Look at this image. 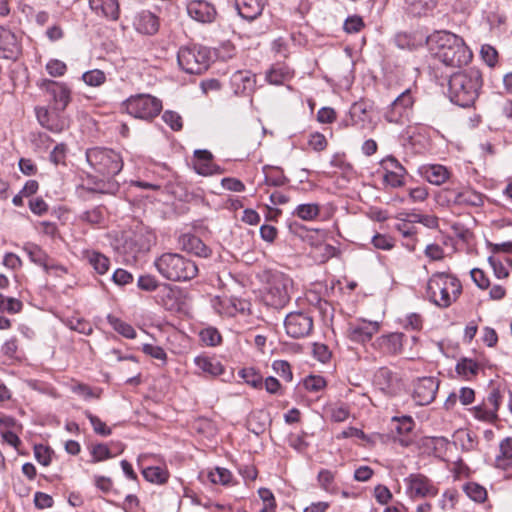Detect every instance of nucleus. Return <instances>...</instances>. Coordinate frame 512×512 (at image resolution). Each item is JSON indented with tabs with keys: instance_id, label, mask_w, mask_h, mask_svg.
Returning <instances> with one entry per match:
<instances>
[{
	"instance_id": "58836bf2",
	"label": "nucleus",
	"mask_w": 512,
	"mask_h": 512,
	"mask_svg": "<svg viewBox=\"0 0 512 512\" xmlns=\"http://www.w3.org/2000/svg\"><path fill=\"white\" fill-rule=\"evenodd\" d=\"M80 220L91 225L101 224L104 221V208L102 206H96L90 210L83 212L80 215Z\"/></svg>"
},
{
	"instance_id": "a211bd4d",
	"label": "nucleus",
	"mask_w": 512,
	"mask_h": 512,
	"mask_svg": "<svg viewBox=\"0 0 512 512\" xmlns=\"http://www.w3.org/2000/svg\"><path fill=\"white\" fill-rule=\"evenodd\" d=\"M448 201L455 205L471 207H479L484 202L483 195L470 188L450 191Z\"/></svg>"
},
{
	"instance_id": "a18cd8bd",
	"label": "nucleus",
	"mask_w": 512,
	"mask_h": 512,
	"mask_svg": "<svg viewBox=\"0 0 512 512\" xmlns=\"http://www.w3.org/2000/svg\"><path fill=\"white\" fill-rule=\"evenodd\" d=\"M232 478L231 472L226 468L217 467L208 473V479L214 484L227 485Z\"/></svg>"
},
{
	"instance_id": "393cba45",
	"label": "nucleus",
	"mask_w": 512,
	"mask_h": 512,
	"mask_svg": "<svg viewBox=\"0 0 512 512\" xmlns=\"http://www.w3.org/2000/svg\"><path fill=\"white\" fill-rule=\"evenodd\" d=\"M420 174L429 183L434 185L443 184L450 176L449 170L440 164L424 165L420 168Z\"/></svg>"
},
{
	"instance_id": "680f3d73",
	"label": "nucleus",
	"mask_w": 512,
	"mask_h": 512,
	"mask_svg": "<svg viewBox=\"0 0 512 512\" xmlns=\"http://www.w3.org/2000/svg\"><path fill=\"white\" fill-rule=\"evenodd\" d=\"M414 421L410 416H403L400 419H397V425L395 430L399 436L408 435L414 428Z\"/></svg>"
},
{
	"instance_id": "a19ab883",
	"label": "nucleus",
	"mask_w": 512,
	"mask_h": 512,
	"mask_svg": "<svg viewBox=\"0 0 512 512\" xmlns=\"http://www.w3.org/2000/svg\"><path fill=\"white\" fill-rule=\"evenodd\" d=\"M92 459V463L101 462L107 459H110L113 457V454L110 450V448L103 443L95 444L91 446L90 450Z\"/></svg>"
},
{
	"instance_id": "de8ad7c7",
	"label": "nucleus",
	"mask_w": 512,
	"mask_h": 512,
	"mask_svg": "<svg viewBox=\"0 0 512 512\" xmlns=\"http://www.w3.org/2000/svg\"><path fill=\"white\" fill-rule=\"evenodd\" d=\"M22 308L23 304L17 298L3 296L2 300L0 301V312L16 314L19 313Z\"/></svg>"
},
{
	"instance_id": "9b49d317",
	"label": "nucleus",
	"mask_w": 512,
	"mask_h": 512,
	"mask_svg": "<svg viewBox=\"0 0 512 512\" xmlns=\"http://www.w3.org/2000/svg\"><path fill=\"white\" fill-rule=\"evenodd\" d=\"M288 336L299 339L310 335L313 329V319L308 313L295 311L289 313L284 320Z\"/></svg>"
},
{
	"instance_id": "7c9ffc66",
	"label": "nucleus",
	"mask_w": 512,
	"mask_h": 512,
	"mask_svg": "<svg viewBox=\"0 0 512 512\" xmlns=\"http://www.w3.org/2000/svg\"><path fill=\"white\" fill-rule=\"evenodd\" d=\"M143 477L154 484H164L169 478V472L166 468L160 466H149L142 470Z\"/></svg>"
},
{
	"instance_id": "774afa93",
	"label": "nucleus",
	"mask_w": 512,
	"mask_h": 512,
	"mask_svg": "<svg viewBox=\"0 0 512 512\" xmlns=\"http://www.w3.org/2000/svg\"><path fill=\"white\" fill-rule=\"evenodd\" d=\"M67 153V146L65 144H58L54 147L52 152L50 153V160L56 164H65Z\"/></svg>"
},
{
	"instance_id": "79ce46f5",
	"label": "nucleus",
	"mask_w": 512,
	"mask_h": 512,
	"mask_svg": "<svg viewBox=\"0 0 512 512\" xmlns=\"http://www.w3.org/2000/svg\"><path fill=\"white\" fill-rule=\"evenodd\" d=\"M464 490L467 496L475 502H483L487 497L486 489L477 483H468Z\"/></svg>"
},
{
	"instance_id": "f3484780",
	"label": "nucleus",
	"mask_w": 512,
	"mask_h": 512,
	"mask_svg": "<svg viewBox=\"0 0 512 512\" xmlns=\"http://www.w3.org/2000/svg\"><path fill=\"white\" fill-rule=\"evenodd\" d=\"M212 160L213 155L208 150H195L193 166L196 173L203 176L221 174V168L214 164Z\"/></svg>"
},
{
	"instance_id": "37998d69",
	"label": "nucleus",
	"mask_w": 512,
	"mask_h": 512,
	"mask_svg": "<svg viewBox=\"0 0 512 512\" xmlns=\"http://www.w3.org/2000/svg\"><path fill=\"white\" fill-rule=\"evenodd\" d=\"M406 172L390 171L389 167L385 170L383 181L392 188H399L405 184L404 176Z\"/></svg>"
},
{
	"instance_id": "3c124183",
	"label": "nucleus",
	"mask_w": 512,
	"mask_h": 512,
	"mask_svg": "<svg viewBox=\"0 0 512 512\" xmlns=\"http://www.w3.org/2000/svg\"><path fill=\"white\" fill-rule=\"evenodd\" d=\"M85 416L89 419L93 430L96 434H99L101 436H109L112 433L111 428L107 427L106 424L101 421V419L95 415H93L91 412L86 411Z\"/></svg>"
},
{
	"instance_id": "f257e3e1",
	"label": "nucleus",
	"mask_w": 512,
	"mask_h": 512,
	"mask_svg": "<svg viewBox=\"0 0 512 512\" xmlns=\"http://www.w3.org/2000/svg\"><path fill=\"white\" fill-rule=\"evenodd\" d=\"M86 161L98 175H88L87 190L100 194H115L119 190V183L114 177L123 168L121 155L113 149L106 147H93L86 150Z\"/></svg>"
},
{
	"instance_id": "20e7f679",
	"label": "nucleus",
	"mask_w": 512,
	"mask_h": 512,
	"mask_svg": "<svg viewBox=\"0 0 512 512\" xmlns=\"http://www.w3.org/2000/svg\"><path fill=\"white\" fill-rule=\"evenodd\" d=\"M159 274L170 281L185 282L198 275L196 263L178 253H164L154 261Z\"/></svg>"
},
{
	"instance_id": "aec40b11",
	"label": "nucleus",
	"mask_w": 512,
	"mask_h": 512,
	"mask_svg": "<svg viewBox=\"0 0 512 512\" xmlns=\"http://www.w3.org/2000/svg\"><path fill=\"white\" fill-rule=\"evenodd\" d=\"M404 337L398 332L382 335L376 339L375 346L384 354L397 355L402 352Z\"/></svg>"
},
{
	"instance_id": "052dcab7",
	"label": "nucleus",
	"mask_w": 512,
	"mask_h": 512,
	"mask_svg": "<svg viewBox=\"0 0 512 512\" xmlns=\"http://www.w3.org/2000/svg\"><path fill=\"white\" fill-rule=\"evenodd\" d=\"M501 400H502V396L500 394L499 389L492 388L483 403L486 406H488L491 410H493L495 413L498 414Z\"/></svg>"
},
{
	"instance_id": "603ef678",
	"label": "nucleus",
	"mask_w": 512,
	"mask_h": 512,
	"mask_svg": "<svg viewBox=\"0 0 512 512\" xmlns=\"http://www.w3.org/2000/svg\"><path fill=\"white\" fill-rule=\"evenodd\" d=\"M289 73L283 67H272L266 74L270 84L281 85L288 78Z\"/></svg>"
},
{
	"instance_id": "5fc2aeb1",
	"label": "nucleus",
	"mask_w": 512,
	"mask_h": 512,
	"mask_svg": "<svg viewBox=\"0 0 512 512\" xmlns=\"http://www.w3.org/2000/svg\"><path fill=\"white\" fill-rule=\"evenodd\" d=\"M480 55L483 61L490 67H493L498 61L497 50L489 44L482 45Z\"/></svg>"
},
{
	"instance_id": "412c9836",
	"label": "nucleus",
	"mask_w": 512,
	"mask_h": 512,
	"mask_svg": "<svg viewBox=\"0 0 512 512\" xmlns=\"http://www.w3.org/2000/svg\"><path fill=\"white\" fill-rule=\"evenodd\" d=\"M266 4L267 0H235L238 14L249 22L262 15Z\"/></svg>"
},
{
	"instance_id": "49530a36",
	"label": "nucleus",
	"mask_w": 512,
	"mask_h": 512,
	"mask_svg": "<svg viewBox=\"0 0 512 512\" xmlns=\"http://www.w3.org/2000/svg\"><path fill=\"white\" fill-rule=\"evenodd\" d=\"M473 412L476 419L484 422L493 423L498 420V414L491 410L484 403L474 407Z\"/></svg>"
},
{
	"instance_id": "c9c22d12",
	"label": "nucleus",
	"mask_w": 512,
	"mask_h": 512,
	"mask_svg": "<svg viewBox=\"0 0 512 512\" xmlns=\"http://www.w3.org/2000/svg\"><path fill=\"white\" fill-rule=\"evenodd\" d=\"M500 454L495 459V465L498 468L506 469V461L512 459V437H506L500 444Z\"/></svg>"
},
{
	"instance_id": "338daca9",
	"label": "nucleus",
	"mask_w": 512,
	"mask_h": 512,
	"mask_svg": "<svg viewBox=\"0 0 512 512\" xmlns=\"http://www.w3.org/2000/svg\"><path fill=\"white\" fill-rule=\"evenodd\" d=\"M372 244L375 248L382 250H390L394 247L393 239L383 234H376L372 238Z\"/></svg>"
},
{
	"instance_id": "473e14b6",
	"label": "nucleus",
	"mask_w": 512,
	"mask_h": 512,
	"mask_svg": "<svg viewBox=\"0 0 512 512\" xmlns=\"http://www.w3.org/2000/svg\"><path fill=\"white\" fill-rule=\"evenodd\" d=\"M108 323L112 326V328L121 334L123 337L128 339H134L136 337L135 329L128 323L124 322L120 318L109 314L107 316Z\"/></svg>"
},
{
	"instance_id": "7ed1b4c3",
	"label": "nucleus",
	"mask_w": 512,
	"mask_h": 512,
	"mask_svg": "<svg viewBox=\"0 0 512 512\" xmlns=\"http://www.w3.org/2000/svg\"><path fill=\"white\" fill-rule=\"evenodd\" d=\"M482 85V74L478 69L457 71L448 79L449 98L460 107H471L479 97Z\"/></svg>"
},
{
	"instance_id": "0eeeda50",
	"label": "nucleus",
	"mask_w": 512,
	"mask_h": 512,
	"mask_svg": "<svg viewBox=\"0 0 512 512\" xmlns=\"http://www.w3.org/2000/svg\"><path fill=\"white\" fill-rule=\"evenodd\" d=\"M180 68L189 74H201L210 66L211 52L201 45L181 47L177 53Z\"/></svg>"
},
{
	"instance_id": "2eb2a0df",
	"label": "nucleus",
	"mask_w": 512,
	"mask_h": 512,
	"mask_svg": "<svg viewBox=\"0 0 512 512\" xmlns=\"http://www.w3.org/2000/svg\"><path fill=\"white\" fill-rule=\"evenodd\" d=\"M42 86L52 97L54 108L63 111L71 100L70 88L65 83L53 80H44Z\"/></svg>"
},
{
	"instance_id": "39448f33",
	"label": "nucleus",
	"mask_w": 512,
	"mask_h": 512,
	"mask_svg": "<svg viewBox=\"0 0 512 512\" xmlns=\"http://www.w3.org/2000/svg\"><path fill=\"white\" fill-rule=\"evenodd\" d=\"M462 286L456 277L446 273L433 274L427 283V295L441 308L449 307L459 297Z\"/></svg>"
},
{
	"instance_id": "8fccbe9b",
	"label": "nucleus",
	"mask_w": 512,
	"mask_h": 512,
	"mask_svg": "<svg viewBox=\"0 0 512 512\" xmlns=\"http://www.w3.org/2000/svg\"><path fill=\"white\" fill-rule=\"evenodd\" d=\"M53 451L42 444L34 446V456L39 464L49 466L52 460Z\"/></svg>"
},
{
	"instance_id": "0e129e2a",
	"label": "nucleus",
	"mask_w": 512,
	"mask_h": 512,
	"mask_svg": "<svg viewBox=\"0 0 512 512\" xmlns=\"http://www.w3.org/2000/svg\"><path fill=\"white\" fill-rule=\"evenodd\" d=\"M327 144L328 142L326 137L320 132L312 133L308 140V145L317 152L325 150Z\"/></svg>"
},
{
	"instance_id": "69168bd1",
	"label": "nucleus",
	"mask_w": 512,
	"mask_h": 512,
	"mask_svg": "<svg viewBox=\"0 0 512 512\" xmlns=\"http://www.w3.org/2000/svg\"><path fill=\"white\" fill-rule=\"evenodd\" d=\"M364 27V22L360 16L354 15L348 17L344 22V30L347 33H357Z\"/></svg>"
},
{
	"instance_id": "4c0bfd02",
	"label": "nucleus",
	"mask_w": 512,
	"mask_h": 512,
	"mask_svg": "<svg viewBox=\"0 0 512 512\" xmlns=\"http://www.w3.org/2000/svg\"><path fill=\"white\" fill-rule=\"evenodd\" d=\"M83 82L91 87H98L105 83L106 75L102 70L93 69L82 74Z\"/></svg>"
},
{
	"instance_id": "4468645a",
	"label": "nucleus",
	"mask_w": 512,
	"mask_h": 512,
	"mask_svg": "<svg viewBox=\"0 0 512 512\" xmlns=\"http://www.w3.org/2000/svg\"><path fill=\"white\" fill-rule=\"evenodd\" d=\"M22 47L17 35L10 29L0 26V56L16 61L21 55Z\"/></svg>"
},
{
	"instance_id": "9d476101",
	"label": "nucleus",
	"mask_w": 512,
	"mask_h": 512,
	"mask_svg": "<svg viewBox=\"0 0 512 512\" xmlns=\"http://www.w3.org/2000/svg\"><path fill=\"white\" fill-rule=\"evenodd\" d=\"M405 493L412 500L433 498L438 494L434 482L422 473H411L404 478Z\"/></svg>"
},
{
	"instance_id": "bf43d9fd",
	"label": "nucleus",
	"mask_w": 512,
	"mask_h": 512,
	"mask_svg": "<svg viewBox=\"0 0 512 512\" xmlns=\"http://www.w3.org/2000/svg\"><path fill=\"white\" fill-rule=\"evenodd\" d=\"M164 122L174 131L182 129L183 123L181 116L174 111H165L162 116Z\"/></svg>"
},
{
	"instance_id": "13d9d810",
	"label": "nucleus",
	"mask_w": 512,
	"mask_h": 512,
	"mask_svg": "<svg viewBox=\"0 0 512 512\" xmlns=\"http://www.w3.org/2000/svg\"><path fill=\"white\" fill-rule=\"evenodd\" d=\"M46 70L49 75L53 77L63 76L67 71V66L63 61L58 59H51L46 64Z\"/></svg>"
},
{
	"instance_id": "6ab92c4d",
	"label": "nucleus",
	"mask_w": 512,
	"mask_h": 512,
	"mask_svg": "<svg viewBox=\"0 0 512 512\" xmlns=\"http://www.w3.org/2000/svg\"><path fill=\"white\" fill-rule=\"evenodd\" d=\"M231 86L237 95H249L255 89L256 79L250 71H236L230 78Z\"/></svg>"
},
{
	"instance_id": "6e6d98bb",
	"label": "nucleus",
	"mask_w": 512,
	"mask_h": 512,
	"mask_svg": "<svg viewBox=\"0 0 512 512\" xmlns=\"http://www.w3.org/2000/svg\"><path fill=\"white\" fill-rule=\"evenodd\" d=\"M318 482L320 486L327 492L335 490L334 474L329 470H321L318 473Z\"/></svg>"
},
{
	"instance_id": "09e8293b",
	"label": "nucleus",
	"mask_w": 512,
	"mask_h": 512,
	"mask_svg": "<svg viewBox=\"0 0 512 512\" xmlns=\"http://www.w3.org/2000/svg\"><path fill=\"white\" fill-rule=\"evenodd\" d=\"M272 368L276 374L283 378L286 382H291L293 379V373L290 364L285 360H275L272 364Z\"/></svg>"
},
{
	"instance_id": "2f4dec72",
	"label": "nucleus",
	"mask_w": 512,
	"mask_h": 512,
	"mask_svg": "<svg viewBox=\"0 0 512 512\" xmlns=\"http://www.w3.org/2000/svg\"><path fill=\"white\" fill-rule=\"evenodd\" d=\"M456 372L467 380L475 377L480 369V365L470 358H462L456 364Z\"/></svg>"
},
{
	"instance_id": "ddd939ff",
	"label": "nucleus",
	"mask_w": 512,
	"mask_h": 512,
	"mask_svg": "<svg viewBox=\"0 0 512 512\" xmlns=\"http://www.w3.org/2000/svg\"><path fill=\"white\" fill-rule=\"evenodd\" d=\"M440 381L436 377H422L414 384L413 399L418 405H428L436 397Z\"/></svg>"
},
{
	"instance_id": "c03bdc74",
	"label": "nucleus",
	"mask_w": 512,
	"mask_h": 512,
	"mask_svg": "<svg viewBox=\"0 0 512 512\" xmlns=\"http://www.w3.org/2000/svg\"><path fill=\"white\" fill-rule=\"evenodd\" d=\"M303 385L309 392H319L326 387L327 382L320 375H309L304 379Z\"/></svg>"
},
{
	"instance_id": "864d4df0",
	"label": "nucleus",
	"mask_w": 512,
	"mask_h": 512,
	"mask_svg": "<svg viewBox=\"0 0 512 512\" xmlns=\"http://www.w3.org/2000/svg\"><path fill=\"white\" fill-rule=\"evenodd\" d=\"M288 178L280 170H272L265 174L264 182L268 186L280 187L288 183Z\"/></svg>"
},
{
	"instance_id": "c756f323",
	"label": "nucleus",
	"mask_w": 512,
	"mask_h": 512,
	"mask_svg": "<svg viewBox=\"0 0 512 512\" xmlns=\"http://www.w3.org/2000/svg\"><path fill=\"white\" fill-rule=\"evenodd\" d=\"M137 29L144 34L153 35L159 29V20L151 12H143L140 15Z\"/></svg>"
},
{
	"instance_id": "5701e85b",
	"label": "nucleus",
	"mask_w": 512,
	"mask_h": 512,
	"mask_svg": "<svg viewBox=\"0 0 512 512\" xmlns=\"http://www.w3.org/2000/svg\"><path fill=\"white\" fill-rule=\"evenodd\" d=\"M379 330V323L376 321H363L359 325H352L349 328V338L352 341L365 343L372 339Z\"/></svg>"
},
{
	"instance_id": "cd10ccee",
	"label": "nucleus",
	"mask_w": 512,
	"mask_h": 512,
	"mask_svg": "<svg viewBox=\"0 0 512 512\" xmlns=\"http://www.w3.org/2000/svg\"><path fill=\"white\" fill-rule=\"evenodd\" d=\"M409 14L416 17L426 16L436 7L437 0H405Z\"/></svg>"
},
{
	"instance_id": "f03ea898",
	"label": "nucleus",
	"mask_w": 512,
	"mask_h": 512,
	"mask_svg": "<svg viewBox=\"0 0 512 512\" xmlns=\"http://www.w3.org/2000/svg\"><path fill=\"white\" fill-rule=\"evenodd\" d=\"M433 56L444 65L460 68L472 59V52L464 40L449 31H436L426 38Z\"/></svg>"
},
{
	"instance_id": "bb28decb",
	"label": "nucleus",
	"mask_w": 512,
	"mask_h": 512,
	"mask_svg": "<svg viewBox=\"0 0 512 512\" xmlns=\"http://www.w3.org/2000/svg\"><path fill=\"white\" fill-rule=\"evenodd\" d=\"M83 258L93 267L96 273L103 275L110 267V260L104 254L95 250H84Z\"/></svg>"
},
{
	"instance_id": "4be33fe9",
	"label": "nucleus",
	"mask_w": 512,
	"mask_h": 512,
	"mask_svg": "<svg viewBox=\"0 0 512 512\" xmlns=\"http://www.w3.org/2000/svg\"><path fill=\"white\" fill-rule=\"evenodd\" d=\"M178 243L182 250L196 256L207 258L211 255V249L199 237L193 234L181 235Z\"/></svg>"
},
{
	"instance_id": "6e6552de",
	"label": "nucleus",
	"mask_w": 512,
	"mask_h": 512,
	"mask_svg": "<svg viewBox=\"0 0 512 512\" xmlns=\"http://www.w3.org/2000/svg\"><path fill=\"white\" fill-rule=\"evenodd\" d=\"M123 106L128 114L143 120L156 117L162 109L161 101L148 94L131 96L123 102Z\"/></svg>"
},
{
	"instance_id": "e433bc0d",
	"label": "nucleus",
	"mask_w": 512,
	"mask_h": 512,
	"mask_svg": "<svg viewBox=\"0 0 512 512\" xmlns=\"http://www.w3.org/2000/svg\"><path fill=\"white\" fill-rule=\"evenodd\" d=\"M200 341L205 346L215 347L222 342V336L215 327H206L199 332Z\"/></svg>"
},
{
	"instance_id": "f8f14e48",
	"label": "nucleus",
	"mask_w": 512,
	"mask_h": 512,
	"mask_svg": "<svg viewBox=\"0 0 512 512\" xmlns=\"http://www.w3.org/2000/svg\"><path fill=\"white\" fill-rule=\"evenodd\" d=\"M186 10L190 18L202 24L213 23L217 18L215 5L207 0H190Z\"/></svg>"
},
{
	"instance_id": "72a5a7b5",
	"label": "nucleus",
	"mask_w": 512,
	"mask_h": 512,
	"mask_svg": "<svg viewBox=\"0 0 512 512\" xmlns=\"http://www.w3.org/2000/svg\"><path fill=\"white\" fill-rule=\"evenodd\" d=\"M319 214L320 206L316 203L300 204L293 211V215L305 221L314 220Z\"/></svg>"
},
{
	"instance_id": "423d86ee",
	"label": "nucleus",
	"mask_w": 512,
	"mask_h": 512,
	"mask_svg": "<svg viewBox=\"0 0 512 512\" xmlns=\"http://www.w3.org/2000/svg\"><path fill=\"white\" fill-rule=\"evenodd\" d=\"M268 275L267 288L263 296L264 302L275 309H281L290 301L292 280L279 271H270Z\"/></svg>"
},
{
	"instance_id": "f704fd0d",
	"label": "nucleus",
	"mask_w": 512,
	"mask_h": 512,
	"mask_svg": "<svg viewBox=\"0 0 512 512\" xmlns=\"http://www.w3.org/2000/svg\"><path fill=\"white\" fill-rule=\"evenodd\" d=\"M24 251L33 263L43 267L46 271L49 269L48 255L39 246L29 244L24 247Z\"/></svg>"
},
{
	"instance_id": "4d7b16f0",
	"label": "nucleus",
	"mask_w": 512,
	"mask_h": 512,
	"mask_svg": "<svg viewBox=\"0 0 512 512\" xmlns=\"http://www.w3.org/2000/svg\"><path fill=\"white\" fill-rule=\"evenodd\" d=\"M137 286L143 291L152 292L159 287V282L152 275H141L137 280Z\"/></svg>"
},
{
	"instance_id": "1a4fd4ad",
	"label": "nucleus",
	"mask_w": 512,
	"mask_h": 512,
	"mask_svg": "<svg viewBox=\"0 0 512 512\" xmlns=\"http://www.w3.org/2000/svg\"><path fill=\"white\" fill-rule=\"evenodd\" d=\"M414 102L411 89H406L387 106L383 114L384 119L389 123L404 124L409 121Z\"/></svg>"
},
{
	"instance_id": "dca6fc26",
	"label": "nucleus",
	"mask_w": 512,
	"mask_h": 512,
	"mask_svg": "<svg viewBox=\"0 0 512 512\" xmlns=\"http://www.w3.org/2000/svg\"><path fill=\"white\" fill-rule=\"evenodd\" d=\"M155 243V235L143 228L135 231L129 239L125 241L126 247L134 256L138 253L147 252Z\"/></svg>"
},
{
	"instance_id": "e2e57ef3",
	"label": "nucleus",
	"mask_w": 512,
	"mask_h": 512,
	"mask_svg": "<svg viewBox=\"0 0 512 512\" xmlns=\"http://www.w3.org/2000/svg\"><path fill=\"white\" fill-rule=\"evenodd\" d=\"M142 351L146 355H149L150 357L155 358L157 360H161L162 362H166L167 360V354L165 350L160 346L153 344H144L142 346Z\"/></svg>"
},
{
	"instance_id": "c85d7f7f",
	"label": "nucleus",
	"mask_w": 512,
	"mask_h": 512,
	"mask_svg": "<svg viewBox=\"0 0 512 512\" xmlns=\"http://www.w3.org/2000/svg\"><path fill=\"white\" fill-rule=\"evenodd\" d=\"M91 8L101 10L102 14L112 20L118 18L119 6L116 0H92Z\"/></svg>"
},
{
	"instance_id": "a878e982",
	"label": "nucleus",
	"mask_w": 512,
	"mask_h": 512,
	"mask_svg": "<svg viewBox=\"0 0 512 512\" xmlns=\"http://www.w3.org/2000/svg\"><path fill=\"white\" fill-rule=\"evenodd\" d=\"M194 363L201 373L211 377L219 376L224 372V366L215 357L199 355L195 357Z\"/></svg>"
},
{
	"instance_id": "ea45409f",
	"label": "nucleus",
	"mask_w": 512,
	"mask_h": 512,
	"mask_svg": "<svg viewBox=\"0 0 512 512\" xmlns=\"http://www.w3.org/2000/svg\"><path fill=\"white\" fill-rule=\"evenodd\" d=\"M239 375L253 388H262L263 378L254 368H243L240 370Z\"/></svg>"
},
{
	"instance_id": "b1692460",
	"label": "nucleus",
	"mask_w": 512,
	"mask_h": 512,
	"mask_svg": "<svg viewBox=\"0 0 512 512\" xmlns=\"http://www.w3.org/2000/svg\"><path fill=\"white\" fill-rule=\"evenodd\" d=\"M375 385L384 393L392 395L396 392L398 379L387 367H381L374 376Z\"/></svg>"
}]
</instances>
